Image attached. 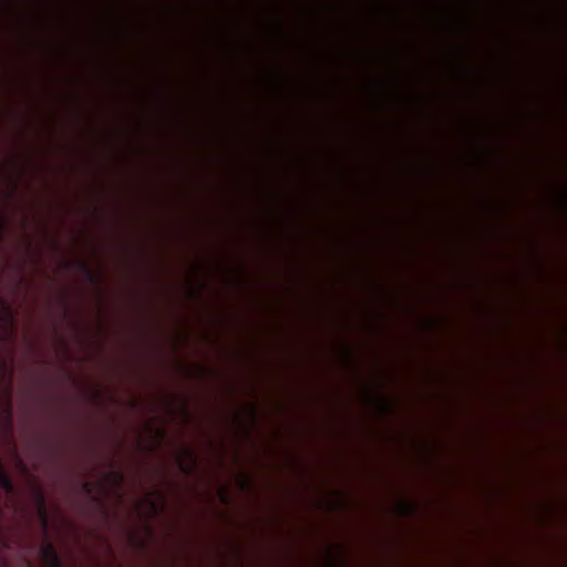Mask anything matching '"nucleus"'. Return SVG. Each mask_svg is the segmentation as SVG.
I'll return each instance as SVG.
<instances>
[{"mask_svg": "<svg viewBox=\"0 0 567 567\" xmlns=\"http://www.w3.org/2000/svg\"><path fill=\"white\" fill-rule=\"evenodd\" d=\"M164 506V496L158 492L145 495L137 504V513L141 516L156 515Z\"/></svg>", "mask_w": 567, "mask_h": 567, "instance_id": "f257e3e1", "label": "nucleus"}, {"mask_svg": "<svg viewBox=\"0 0 567 567\" xmlns=\"http://www.w3.org/2000/svg\"><path fill=\"white\" fill-rule=\"evenodd\" d=\"M12 332V315L8 306L0 300V339H7Z\"/></svg>", "mask_w": 567, "mask_h": 567, "instance_id": "f03ea898", "label": "nucleus"}, {"mask_svg": "<svg viewBox=\"0 0 567 567\" xmlns=\"http://www.w3.org/2000/svg\"><path fill=\"white\" fill-rule=\"evenodd\" d=\"M178 464L182 471L190 472L196 464V455L194 451L187 450L178 456Z\"/></svg>", "mask_w": 567, "mask_h": 567, "instance_id": "7ed1b4c3", "label": "nucleus"}, {"mask_svg": "<svg viewBox=\"0 0 567 567\" xmlns=\"http://www.w3.org/2000/svg\"><path fill=\"white\" fill-rule=\"evenodd\" d=\"M43 567H59L58 558L50 545H45L41 549Z\"/></svg>", "mask_w": 567, "mask_h": 567, "instance_id": "20e7f679", "label": "nucleus"}, {"mask_svg": "<svg viewBox=\"0 0 567 567\" xmlns=\"http://www.w3.org/2000/svg\"><path fill=\"white\" fill-rule=\"evenodd\" d=\"M152 432L151 442L146 443L145 445L150 449L156 447L163 440V431L159 427H156Z\"/></svg>", "mask_w": 567, "mask_h": 567, "instance_id": "39448f33", "label": "nucleus"}, {"mask_svg": "<svg viewBox=\"0 0 567 567\" xmlns=\"http://www.w3.org/2000/svg\"><path fill=\"white\" fill-rule=\"evenodd\" d=\"M0 485L6 489L7 493L11 491V484L7 476L0 471Z\"/></svg>", "mask_w": 567, "mask_h": 567, "instance_id": "423d86ee", "label": "nucleus"}, {"mask_svg": "<svg viewBox=\"0 0 567 567\" xmlns=\"http://www.w3.org/2000/svg\"><path fill=\"white\" fill-rule=\"evenodd\" d=\"M39 516H40V519H41V523L43 525L44 528H48V523H47V517H45V514H44V509H43V504L40 503L39 504Z\"/></svg>", "mask_w": 567, "mask_h": 567, "instance_id": "0eeeda50", "label": "nucleus"}, {"mask_svg": "<svg viewBox=\"0 0 567 567\" xmlns=\"http://www.w3.org/2000/svg\"><path fill=\"white\" fill-rule=\"evenodd\" d=\"M413 508L411 505H408L406 508H401L400 509V513L404 514V515H409L410 513H412Z\"/></svg>", "mask_w": 567, "mask_h": 567, "instance_id": "6e6552de", "label": "nucleus"}, {"mask_svg": "<svg viewBox=\"0 0 567 567\" xmlns=\"http://www.w3.org/2000/svg\"><path fill=\"white\" fill-rule=\"evenodd\" d=\"M247 480H248V478H247L246 476H240V477H239V484H240L241 486H244V485L247 483Z\"/></svg>", "mask_w": 567, "mask_h": 567, "instance_id": "1a4fd4ad", "label": "nucleus"}, {"mask_svg": "<svg viewBox=\"0 0 567 567\" xmlns=\"http://www.w3.org/2000/svg\"><path fill=\"white\" fill-rule=\"evenodd\" d=\"M7 373H8L7 368L1 367V377H2V379H4V377H6V374H7Z\"/></svg>", "mask_w": 567, "mask_h": 567, "instance_id": "9d476101", "label": "nucleus"}, {"mask_svg": "<svg viewBox=\"0 0 567 567\" xmlns=\"http://www.w3.org/2000/svg\"><path fill=\"white\" fill-rule=\"evenodd\" d=\"M148 431H151V430H150V427H148V425H147V426L144 429V431H143V433H142V436H143V437H144V436H146V435H147V433H148Z\"/></svg>", "mask_w": 567, "mask_h": 567, "instance_id": "9b49d317", "label": "nucleus"}]
</instances>
